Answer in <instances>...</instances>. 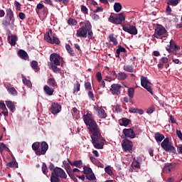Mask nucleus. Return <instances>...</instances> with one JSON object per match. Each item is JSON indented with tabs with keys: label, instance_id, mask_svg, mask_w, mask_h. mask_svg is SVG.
I'll use <instances>...</instances> for the list:
<instances>
[{
	"label": "nucleus",
	"instance_id": "nucleus-1",
	"mask_svg": "<svg viewBox=\"0 0 182 182\" xmlns=\"http://www.w3.org/2000/svg\"><path fill=\"white\" fill-rule=\"evenodd\" d=\"M83 121L91 134L90 137L92 146L97 149H104L106 140L102 136L100 129L98 127L91 111H87V113L83 115Z\"/></svg>",
	"mask_w": 182,
	"mask_h": 182
},
{
	"label": "nucleus",
	"instance_id": "nucleus-2",
	"mask_svg": "<svg viewBox=\"0 0 182 182\" xmlns=\"http://www.w3.org/2000/svg\"><path fill=\"white\" fill-rule=\"evenodd\" d=\"M80 25L81 26L79 30L77 31L76 36L86 38L87 36L88 39L93 40L95 38L93 36L92 26L90 21H85L84 22H80Z\"/></svg>",
	"mask_w": 182,
	"mask_h": 182
},
{
	"label": "nucleus",
	"instance_id": "nucleus-3",
	"mask_svg": "<svg viewBox=\"0 0 182 182\" xmlns=\"http://www.w3.org/2000/svg\"><path fill=\"white\" fill-rule=\"evenodd\" d=\"M155 139L157 143H161V146L164 149L165 151L172 153L173 154H176V149L173 146V144L169 141L168 137L165 138L163 134L159 132L155 133Z\"/></svg>",
	"mask_w": 182,
	"mask_h": 182
},
{
	"label": "nucleus",
	"instance_id": "nucleus-4",
	"mask_svg": "<svg viewBox=\"0 0 182 182\" xmlns=\"http://www.w3.org/2000/svg\"><path fill=\"white\" fill-rule=\"evenodd\" d=\"M39 147H41V150H39ZM31 148L33 151H35L36 156H41V155H46L47 151L48 150V144L46 141H43L41 143L38 141H36L32 144Z\"/></svg>",
	"mask_w": 182,
	"mask_h": 182
},
{
	"label": "nucleus",
	"instance_id": "nucleus-5",
	"mask_svg": "<svg viewBox=\"0 0 182 182\" xmlns=\"http://www.w3.org/2000/svg\"><path fill=\"white\" fill-rule=\"evenodd\" d=\"M68 177L65 171L59 167L54 168L51 173L50 182H60V178L66 179Z\"/></svg>",
	"mask_w": 182,
	"mask_h": 182
},
{
	"label": "nucleus",
	"instance_id": "nucleus-6",
	"mask_svg": "<svg viewBox=\"0 0 182 182\" xmlns=\"http://www.w3.org/2000/svg\"><path fill=\"white\" fill-rule=\"evenodd\" d=\"M168 36L167 30L162 25L157 24L155 27V32L152 37L157 39L163 40Z\"/></svg>",
	"mask_w": 182,
	"mask_h": 182
},
{
	"label": "nucleus",
	"instance_id": "nucleus-7",
	"mask_svg": "<svg viewBox=\"0 0 182 182\" xmlns=\"http://www.w3.org/2000/svg\"><path fill=\"white\" fill-rule=\"evenodd\" d=\"M49 33L44 36V39H46V41H47L48 43H50L51 45H60V39L57 37L56 34L53 33L51 29L49 30Z\"/></svg>",
	"mask_w": 182,
	"mask_h": 182
},
{
	"label": "nucleus",
	"instance_id": "nucleus-8",
	"mask_svg": "<svg viewBox=\"0 0 182 182\" xmlns=\"http://www.w3.org/2000/svg\"><path fill=\"white\" fill-rule=\"evenodd\" d=\"M140 80H141V86H142L146 90L150 92V94L153 95V91L151 88V82L149 80V79L144 76H140Z\"/></svg>",
	"mask_w": 182,
	"mask_h": 182
},
{
	"label": "nucleus",
	"instance_id": "nucleus-9",
	"mask_svg": "<svg viewBox=\"0 0 182 182\" xmlns=\"http://www.w3.org/2000/svg\"><path fill=\"white\" fill-rule=\"evenodd\" d=\"M124 20H126L124 13H120L118 16H110L109 17V21L116 25L121 24Z\"/></svg>",
	"mask_w": 182,
	"mask_h": 182
},
{
	"label": "nucleus",
	"instance_id": "nucleus-10",
	"mask_svg": "<svg viewBox=\"0 0 182 182\" xmlns=\"http://www.w3.org/2000/svg\"><path fill=\"white\" fill-rule=\"evenodd\" d=\"M122 147L124 151L132 154L133 142L132 141H129V139H124V141H122Z\"/></svg>",
	"mask_w": 182,
	"mask_h": 182
},
{
	"label": "nucleus",
	"instance_id": "nucleus-11",
	"mask_svg": "<svg viewBox=\"0 0 182 182\" xmlns=\"http://www.w3.org/2000/svg\"><path fill=\"white\" fill-rule=\"evenodd\" d=\"M178 166V164L176 163L165 164L163 168V172L164 173H170L174 171Z\"/></svg>",
	"mask_w": 182,
	"mask_h": 182
},
{
	"label": "nucleus",
	"instance_id": "nucleus-12",
	"mask_svg": "<svg viewBox=\"0 0 182 182\" xmlns=\"http://www.w3.org/2000/svg\"><path fill=\"white\" fill-rule=\"evenodd\" d=\"M60 56L58 53L50 54V65L60 66Z\"/></svg>",
	"mask_w": 182,
	"mask_h": 182
},
{
	"label": "nucleus",
	"instance_id": "nucleus-13",
	"mask_svg": "<svg viewBox=\"0 0 182 182\" xmlns=\"http://www.w3.org/2000/svg\"><path fill=\"white\" fill-rule=\"evenodd\" d=\"M122 29L124 32L132 34V35H136L138 34V29L134 26H127L122 27Z\"/></svg>",
	"mask_w": 182,
	"mask_h": 182
},
{
	"label": "nucleus",
	"instance_id": "nucleus-14",
	"mask_svg": "<svg viewBox=\"0 0 182 182\" xmlns=\"http://www.w3.org/2000/svg\"><path fill=\"white\" fill-rule=\"evenodd\" d=\"M94 109L97 112V116L100 119H106L107 117L105 110L102 108V107L97 106L94 107Z\"/></svg>",
	"mask_w": 182,
	"mask_h": 182
},
{
	"label": "nucleus",
	"instance_id": "nucleus-15",
	"mask_svg": "<svg viewBox=\"0 0 182 182\" xmlns=\"http://www.w3.org/2000/svg\"><path fill=\"white\" fill-rule=\"evenodd\" d=\"M122 86L120 84H112L111 85L110 91L113 95H119L121 93Z\"/></svg>",
	"mask_w": 182,
	"mask_h": 182
},
{
	"label": "nucleus",
	"instance_id": "nucleus-16",
	"mask_svg": "<svg viewBox=\"0 0 182 182\" xmlns=\"http://www.w3.org/2000/svg\"><path fill=\"white\" fill-rule=\"evenodd\" d=\"M181 50L180 47H178V46L176 44V43H175V41H174L173 39H171V40L170 41V45L167 46V47H166V50H167L168 53H170V52H173V51H174V50L178 51V50Z\"/></svg>",
	"mask_w": 182,
	"mask_h": 182
},
{
	"label": "nucleus",
	"instance_id": "nucleus-17",
	"mask_svg": "<svg viewBox=\"0 0 182 182\" xmlns=\"http://www.w3.org/2000/svg\"><path fill=\"white\" fill-rule=\"evenodd\" d=\"M62 107L58 103L52 104L50 108V112L53 114H57L61 112Z\"/></svg>",
	"mask_w": 182,
	"mask_h": 182
},
{
	"label": "nucleus",
	"instance_id": "nucleus-18",
	"mask_svg": "<svg viewBox=\"0 0 182 182\" xmlns=\"http://www.w3.org/2000/svg\"><path fill=\"white\" fill-rule=\"evenodd\" d=\"M6 20L11 21L12 23H14L15 18H14V14L12 9L11 8L6 9Z\"/></svg>",
	"mask_w": 182,
	"mask_h": 182
},
{
	"label": "nucleus",
	"instance_id": "nucleus-19",
	"mask_svg": "<svg viewBox=\"0 0 182 182\" xmlns=\"http://www.w3.org/2000/svg\"><path fill=\"white\" fill-rule=\"evenodd\" d=\"M125 136L131 139L135 138V132L132 129H124L122 131Z\"/></svg>",
	"mask_w": 182,
	"mask_h": 182
},
{
	"label": "nucleus",
	"instance_id": "nucleus-20",
	"mask_svg": "<svg viewBox=\"0 0 182 182\" xmlns=\"http://www.w3.org/2000/svg\"><path fill=\"white\" fill-rule=\"evenodd\" d=\"M67 160L70 166L77 167L78 168H82V161L81 160L74 161V162H72L69 159H68Z\"/></svg>",
	"mask_w": 182,
	"mask_h": 182
},
{
	"label": "nucleus",
	"instance_id": "nucleus-21",
	"mask_svg": "<svg viewBox=\"0 0 182 182\" xmlns=\"http://www.w3.org/2000/svg\"><path fill=\"white\" fill-rule=\"evenodd\" d=\"M18 56H19L21 59H23L25 60H29V55L24 50H18Z\"/></svg>",
	"mask_w": 182,
	"mask_h": 182
},
{
	"label": "nucleus",
	"instance_id": "nucleus-22",
	"mask_svg": "<svg viewBox=\"0 0 182 182\" xmlns=\"http://www.w3.org/2000/svg\"><path fill=\"white\" fill-rule=\"evenodd\" d=\"M43 91L48 96H52V95H53V93L55 92V89L49 87L47 85H46L43 86Z\"/></svg>",
	"mask_w": 182,
	"mask_h": 182
},
{
	"label": "nucleus",
	"instance_id": "nucleus-23",
	"mask_svg": "<svg viewBox=\"0 0 182 182\" xmlns=\"http://www.w3.org/2000/svg\"><path fill=\"white\" fill-rule=\"evenodd\" d=\"M90 159L92 164L96 165L97 167L104 168V164H102L100 161H99L94 156H90Z\"/></svg>",
	"mask_w": 182,
	"mask_h": 182
},
{
	"label": "nucleus",
	"instance_id": "nucleus-24",
	"mask_svg": "<svg viewBox=\"0 0 182 182\" xmlns=\"http://www.w3.org/2000/svg\"><path fill=\"white\" fill-rule=\"evenodd\" d=\"M127 53V50L124 48H123L122 46H118V49L116 50V53H115V57L116 58H119L120 53Z\"/></svg>",
	"mask_w": 182,
	"mask_h": 182
},
{
	"label": "nucleus",
	"instance_id": "nucleus-25",
	"mask_svg": "<svg viewBox=\"0 0 182 182\" xmlns=\"http://www.w3.org/2000/svg\"><path fill=\"white\" fill-rule=\"evenodd\" d=\"M9 43L11 46L16 45V41H18V37L15 35H12L11 36H8Z\"/></svg>",
	"mask_w": 182,
	"mask_h": 182
},
{
	"label": "nucleus",
	"instance_id": "nucleus-26",
	"mask_svg": "<svg viewBox=\"0 0 182 182\" xmlns=\"http://www.w3.org/2000/svg\"><path fill=\"white\" fill-rule=\"evenodd\" d=\"M6 166H8L9 168H18V164L16 161V159H15L14 156H13V161L11 162H8L6 164Z\"/></svg>",
	"mask_w": 182,
	"mask_h": 182
},
{
	"label": "nucleus",
	"instance_id": "nucleus-27",
	"mask_svg": "<svg viewBox=\"0 0 182 182\" xmlns=\"http://www.w3.org/2000/svg\"><path fill=\"white\" fill-rule=\"evenodd\" d=\"M123 70L125 72L132 73L135 72V70L134 68V66L132 65H124L123 67Z\"/></svg>",
	"mask_w": 182,
	"mask_h": 182
},
{
	"label": "nucleus",
	"instance_id": "nucleus-28",
	"mask_svg": "<svg viewBox=\"0 0 182 182\" xmlns=\"http://www.w3.org/2000/svg\"><path fill=\"white\" fill-rule=\"evenodd\" d=\"M131 123V120L128 118H122L119 119V124L121 126L127 127Z\"/></svg>",
	"mask_w": 182,
	"mask_h": 182
},
{
	"label": "nucleus",
	"instance_id": "nucleus-29",
	"mask_svg": "<svg viewBox=\"0 0 182 182\" xmlns=\"http://www.w3.org/2000/svg\"><path fill=\"white\" fill-rule=\"evenodd\" d=\"M128 75L126 73H119L116 75V78L119 80H124L125 79H127Z\"/></svg>",
	"mask_w": 182,
	"mask_h": 182
},
{
	"label": "nucleus",
	"instance_id": "nucleus-30",
	"mask_svg": "<svg viewBox=\"0 0 182 182\" xmlns=\"http://www.w3.org/2000/svg\"><path fill=\"white\" fill-rule=\"evenodd\" d=\"M6 105L7 108L10 109L11 112L14 113L16 109L14 103L11 101H6Z\"/></svg>",
	"mask_w": 182,
	"mask_h": 182
},
{
	"label": "nucleus",
	"instance_id": "nucleus-31",
	"mask_svg": "<svg viewBox=\"0 0 182 182\" xmlns=\"http://www.w3.org/2000/svg\"><path fill=\"white\" fill-rule=\"evenodd\" d=\"M21 79H23V82L28 87L31 88L32 87V82L31 80H27L26 77L23 75H21Z\"/></svg>",
	"mask_w": 182,
	"mask_h": 182
},
{
	"label": "nucleus",
	"instance_id": "nucleus-32",
	"mask_svg": "<svg viewBox=\"0 0 182 182\" xmlns=\"http://www.w3.org/2000/svg\"><path fill=\"white\" fill-rule=\"evenodd\" d=\"M48 84L50 87H55L58 86L56 80H55V78H53V77L49 78L48 80Z\"/></svg>",
	"mask_w": 182,
	"mask_h": 182
},
{
	"label": "nucleus",
	"instance_id": "nucleus-33",
	"mask_svg": "<svg viewBox=\"0 0 182 182\" xmlns=\"http://www.w3.org/2000/svg\"><path fill=\"white\" fill-rule=\"evenodd\" d=\"M7 91H8L9 93L12 95L13 96H17L18 95V91H16V89H15L14 87H7Z\"/></svg>",
	"mask_w": 182,
	"mask_h": 182
},
{
	"label": "nucleus",
	"instance_id": "nucleus-34",
	"mask_svg": "<svg viewBox=\"0 0 182 182\" xmlns=\"http://www.w3.org/2000/svg\"><path fill=\"white\" fill-rule=\"evenodd\" d=\"M31 67L32 69L35 70L36 72L41 70V68L38 67V61L36 60L31 62Z\"/></svg>",
	"mask_w": 182,
	"mask_h": 182
},
{
	"label": "nucleus",
	"instance_id": "nucleus-35",
	"mask_svg": "<svg viewBox=\"0 0 182 182\" xmlns=\"http://www.w3.org/2000/svg\"><path fill=\"white\" fill-rule=\"evenodd\" d=\"M109 42L113 43V45L117 46L118 45L117 38H114V34H110L109 36Z\"/></svg>",
	"mask_w": 182,
	"mask_h": 182
},
{
	"label": "nucleus",
	"instance_id": "nucleus-36",
	"mask_svg": "<svg viewBox=\"0 0 182 182\" xmlns=\"http://www.w3.org/2000/svg\"><path fill=\"white\" fill-rule=\"evenodd\" d=\"M180 1L181 0H168L167 4L171 6H176Z\"/></svg>",
	"mask_w": 182,
	"mask_h": 182
},
{
	"label": "nucleus",
	"instance_id": "nucleus-37",
	"mask_svg": "<svg viewBox=\"0 0 182 182\" xmlns=\"http://www.w3.org/2000/svg\"><path fill=\"white\" fill-rule=\"evenodd\" d=\"M63 166L65 167V169L67 173H69V172L72 171V168H71V166L70 165V164H68L67 161H64L63 162Z\"/></svg>",
	"mask_w": 182,
	"mask_h": 182
},
{
	"label": "nucleus",
	"instance_id": "nucleus-38",
	"mask_svg": "<svg viewBox=\"0 0 182 182\" xmlns=\"http://www.w3.org/2000/svg\"><path fill=\"white\" fill-rule=\"evenodd\" d=\"M122 4L120 3H114V11L115 12H120V11L122 10Z\"/></svg>",
	"mask_w": 182,
	"mask_h": 182
},
{
	"label": "nucleus",
	"instance_id": "nucleus-39",
	"mask_svg": "<svg viewBox=\"0 0 182 182\" xmlns=\"http://www.w3.org/2000/svg\"><path fill=\"white\" fill-rule=\"evenodd\" d=\"M65 49L68 51V54H70V56H74V50L71 48L69 44L65 45Z\"/></svg>",
	"mask_w": 182,
	"mask_h": 182
},
{
	"label": "nucleus",
	"instance_id": "nucleus-40",
	"mask_svg": "<svg viewBox=\"0 0 182 182\" xmlns=\"http://www.w3.org/2000/svg\"><path fill=\"white\" fill-rule=\"evenodd\" d=\"M80 90V84L78 80L75 82V84H74V88H73V93L75 94L76 92H78Z\"/></svg>",
	"mask_w": 182,
	"mask_h": 182
},
{
	"label": "nucleus",
	"instance_id": "nucleus-41",
	"mask_svg": "<svg viewBox=\"0 0 182 182\" xmlns=\"http://www.w3.org/2000/svg\"><path fill=\"white\" fill-rule=\"evenodd\" d=\"M41 170H42V173L44 175H47V173L48 172V168L46 164H45V162H43V164H42Z\"/></svg>",
	"mask_w": 182,
	"mask_h": 182
},
{
	"label": "nucleus",
	"instance_id": "nucleus-42",
	"mask_svg": "<svg viewBox=\"0 0 182 182\" xmlns=\"http://www.w3.org/2000/svg\"><path fill=\"white\" fill-rule=\"evenodd\" d=\"M80 11L85 15L89 14V9L86 7V6H84L83 4L80 6Z\"/></svg>",
	"mask_w": 182,
	"mask_h": 182
},
{
	"label": "nucleus",
	"instance_id": "nucleus-43",
	"mask_svg": "<svg viewBox=\"0 0 182 182\" xmlns=\"http://www.w3.org/2000/svg\"><path fill=\"white\" fill-rule=\"evenodd\" d=\"M83 173H85V174H86V175H87V174H90V173H92V168H90V167H87V166H84V168H83Z\"/></svg>",
	"mask_w": 182,
	"mask_h": 182
},
{
	"label": "nucleus",
	"instance_id": "nucleus-44",
	"mask_svg": "<svg viewBox=\"0 0 182 182\" xmlns=\"http://www.w3.org/2000/svg\"><path fill=\"white\" fill-rule=\"evenodd\" d=\"M134 93V87H129L127 90L128 96H129V98H133Z\"/></svg>",
	"mask_w": 182,
	"mask_h": 182
},
{
	"label": "nucleus",
	"instance_id": "nucleus-45",
	"mask_svg": "<svg viewBox=\"0 0 182 182\" xmlns=\"http://www.w3.org/2000/svg\"><path fill=\"white\" fill-rule=\"evenodd\" d=\"M86 178L87 180H90V181L96 179V176H95V173H91L90 175L89 173V174L86 175Z\"/></svg>",
	"mask_w": 182,
	"mask_h": 182
},
{
	"label": "nucleus",
	"instance_id": "nucleus-46",
	"mask_svg": "<svg viewBox=\"0 0 182 182\" xmlns=\"http://www.w3.org/2000/svg\"><path fill=\"white\" fill-rule=\"evenodd\" d=\"M105 171L107 173L108 175L112 176L113 174V171L111 170L110 166H108L105 168Z\"/></svg>",
	"mask_w": 182,
	"mask_h": 182
},
{
	"label": "nucleus",
	"instance_id": "nucleus-47",
	"mask_svg": "<svg viewBox=\"0 0 182 182\" xmlns=\"http://www.w3.org/2000/svg\"><path fill=\"white\" fill-rule=\"evenodd\" d=\"M2 24H3L4 26L8 27V26H11V25H13V26H14V23H12V22H11V21H9V20H5V21H3Z\"/></svg>",
	"mask_w": 182,
	"mask_h": 182
},
{
	"label": "nucleus",
	"instance_id": "nucleus-48",
	"mask_svg": "<svg viewBox=\"0 0 182 182\" xmlns=\"http://www.w3.org/2000/svg\"><path fill=\"white\" fill-rule=\"evenodd\" d=\"M14 6L16 7V11H21V4L18 1H14Z\"/></svg>",
	"mask_w": 182,
	"mask_h": 182
},
{
	"label": "nucleus",
	"instance_id": "nucleus-49",
	"mask_svg": "<svg viewBox=\"0 0 182 182\" xmlns=\"http://www.w3.org/2000/svg\"><path fill=\"white\" fill-rule=\"evenodd\" d=\"M85 90H92V85L90 82H86L85 83Z\"/></svg>",
	"mask_w": 182,
	"mask_h": 182
},
{
	"label": "nucleus",
	"instance_id": "nucleus-50",
	"mask_svg": "<svg viewBox=\"0 0 182 182\" xmlns=\"http://www.w3.org/2000/svg\"><path fill=\"white\" fill-rule=\"evenodd\" d=\"M96 78L98 82H101L102 80V73L98 72L96 73Z\"/></svg>",
	"mask_w": 182,
	"mask_h": 182
},
{
	"label": "nucleus",
	"instance_id": "nucleus-51",
	"mask_svg": "<svg viewBox=\"0 0 182 182\" xmlns=\"http://www.w3.org/2000/svg\"><path fill=\"white\" fill-rule=\"evenodd\" d=\"M67 173H68V176H70V178H71V179H72L73 181H75V180H76V181L77 180V178H76L75 177V175L74 173H73L72 171H68Z\"/></svg>",
	"mask_w": 182,
	"mask_h": 182
},
{
	"label": "nucleus",
	"instance_id": "nucleus-52",
	"mask_svg": "<svg viewBox=\"0 0 182 182\" xmlns=\"http://www.w3.org/2000/svg\"><path fill=\"white\" fill-rule=\"evenodd\" d=\"M88 97L92 101H95V95L92 91L89 90Z\"/></svg>",
	"mask_w": 182,
	"mask_h": 182
},
{
	"label": "nucleus",
	"instance_id": "nucleus-53",
	"mask_svg": "<svg viewBox=\"0 0 182 182\" xmlns=\"http://www.w3.org/2000/svg\"><path fill=\"white\" fill-rule=\"evenodd\" d=\"M50 67L52 68L54 73H58L60 70V69L58 68L55 65L50 64Z\"/></svg>",
	"mask_w": 182,
	"mask_h": 182
},
{
	"label": "nucleus",
	"instance_id": "nucleus-54",
	"mask_svg": "<svg viewBox=\"0 0 182 182\" xmlns=\"http://www.w3.org/2000/svg\"><path fill=\"white\" fill-rule=\"evenodd\" d=\"M133 167L134 168H140L141 166H140L139 162L138 161L135 160V161L133 162Z\"/></svg>",
	"mask_w": 182,
	"mask_h": 182
},
{
	"label": "nucleus",
	"instance_id": "nucleus-55",
	"mask_svg": "<svg viewBox=\"0 0 182 182\" xmlns=\"http://www.w3.org/2000/svg\"><path fill=\"white\" fill-rule=\"evenodd\" d=\"M0 109H2L3 111L7 110L6 104L4 103L3 102H0Z\"/></svg>",
	"mask_w": 182,
	"mask_h": 182
},
{
	"label": "nucleus",
	"instance_id": "nucleus-56",
	"mask_svg": "<svg viewBox=\"0 0 182 182\" xmlns=\"http://www.w3.org/2000/svg\"><path fill=\"white\" fill-rule=\"evenodd\" d=\"M155 111V107H149L146 110V113L148 114H151V113H154Z\"/></svg>",
	"mask_w": 182,
	"mask_h": 182
},
{
	"label": "nucleus",
	"instance_id": "nucleus-57",
	"mask_svg": "<svg viewBox=\"0 0 182 182\" xmlns=\"http://www.w3.org/2000/svg\"><path fill=\"white\" fill-rule=\"evenodd\" d=\"M160 62L163 64H166L168 62V59L166 57H163L160 59Z\"/></svg>",
	"mask_w": 182,
	"mask_h": 182
},
{
	"label": "nucleus",
	"instance_id": "nucleus-58",
	"mask_svg": "<svg viewBox=\"0 0 182 182\" xmlns=\"http://www.w3.org/2000/svg\"><path fill=\"white\" fill-rule=\"evenodd\" d=\"M176 136H178V138H179L181 140H182V133L181 130L176 129Z\"/></svg>",
	"mask_w": 182,
	"mask_h": 182
},
{
	"label": "nucleus",
	"instance_id": "nucleus-59",
	"mask_svg": "<svg viewBox=\"0 0 182 182\" xmlns=\"http://www.w3.org/2000/svg\"><path fill=\"white\" fill-rule=\"evenodd\" d=\"M7 146L5 144L0 142V151L1 152L4 151V149H6Z\"/></svg>",
	"mask_w": 182,
	"mask_h": 182
},
{
	"label": "nucleus",
	"instance_id": "nucleus-60",
	"mask_svg": "<svg viewBox=\"0 0 182 182\" xmlns=\"http://www.w3.org/2000/svg\"><path fill=\"white\" fill-rule=\"evenodd\" d=\"M18 18L21 19V20H24L26 18V15L23 12H20L18 14Z\"/></svg>",
	"mask_w": 182,
	"mask_h": 182
},
{
	"label": "nucleus",
	"instance_id": "nucleus-61",
	"mask_svg": "<svg viewBox=\"0 0 182 182\" xmlns=\"http://www.w3.org/2000/svg\"><path fill=\"white\" fill-rule=\"evenodd\" d=\"M97 9L94 11V13L103 12V8L100 6H97Z\"/></svg>",
	"mask_w": 182,
	"mask_h": 182
},
{
	"label": "nucleus",
	"instance_id": "nucleus-62",
	"mask_svg": "<svg viewBox=\"0 0 182 182\" xmlns=\"http://www.w3.org/2000/svg\"><path fill=\"white\" fill-rule=\"evenodd\" d=\"M129 113H136L137 112V108L135 107H130L129 109Z\"/></svg>",
	"mask_w": 182,
	"mask_h": 182
},
{
	"label": "nucleus",
	"instance_id": "nucleus-63",
	"mask_svg": "<svg viewBox=\"0 0 182 182\" xmlns=\"http://www.w3.org/2000/svg\"><path fill=\"white\" fill-rule=\"evenodd\" d=\"M166 13H167V15H171V9L170 7V4H168V6H167Z\"/></svg>",
	"mask_w": 182,
	"mask_h": 182
},
{
	"label": "nucleus",
	"instance_id": "nucleus-64",
	"mask_svg": "<svg viewBox=\"0 0 182 182\" xmlns=\"http://www.w3.org/2000/svg\"><path fill=\"white\" fill-rule=\"evenodd\" d=\"M170 121L171 124H176V120L173 115L170 116Z\"/></svg>",
	"mask_w": 182,
	"mask_h": 182
}]
</instances>
